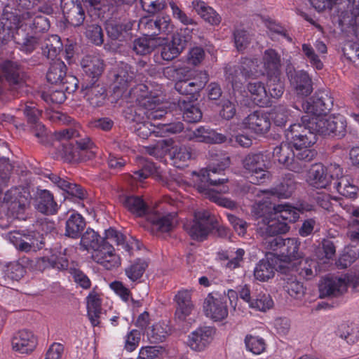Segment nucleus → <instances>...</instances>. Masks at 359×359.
I'll return each mask as SVG.
<instances>
[{
	"label": "nucleus",
	"mask_w": 359,
	"mask_h": 359,
	"mask_svg": "<svg viewBox=\"0 0 359 359\" xmlns=\"http://www.w3.org/2000/svg\"><path fill=\"white\" fill-rule=\"evenodd\" d=\"M80 238L81 248L83 250H92V259L107 270L118 268L121 264V257L116 253L110 241L121 246L129 255L133 254L134 247H137V241H126L123 233L111 227L105 230L104 237L88 227Z\"/></svg>",
	"instance_id": "nucleus-1"
},
{
	"label": "nucleus",
	"mask_w": 359,
	"mask_h": 359,
	"mask_svg": "<svg viewBox=\"0 0 359 359\" xmlns=\"http://www.w3.org/2000/svg\"><path fill=\"white\" fill-rule=\"evenodd\" d=\"M257 63V59L244 57L241 59L240 65L226 69V79L231 83L233 90H241L247 79L259 74L267 76L280 75L281 56L276 50L268 48L264 50L262 60L263 70L258 71Z\"/></svg>",
	"instance_id": "nucleus-2"
},
{
	"label": "nucleus",
	"mask_w": 359,
	"mask_h": 359,
	"mask_svg": "<svg viewBox=\"0 0 359 359\" xmlns=\"http://www.w3.org/2000/svg\"><path fill=\"white\" fill-rule=\"evenodd\" d=\"M208 156L210 163L208 168L200 171L198 176L201 177V182L196 186L199 193L215 201L216 193L210 186L223 184L228 181L227 178L216 177L215 175H223V172L229 166L231 161L229 154L221 149H212L209 151Z\"/></svg>",
	"instance_id": "nucleus-3"
},
{
	"label": "nucleus",
	"mask_w": 359,
	"mask_h": 359,
	"mask_svg": "<svg viewBox=\"0 0 359 359\" xmlns=\"http://www.w3.org/2000/svg\"><path fill=\"white\" fill-rule=\"evenodd\" d=\"M123 113L126 121L132 125L137 135L142 139H147L151 135L165 137L180 133L184 129V124L180 121L153 124L144 116L142 111H137L132 106L126 107Z\"/></svg>",
	"instance_id": "nucleus-4"
},
{
	"label": "nucleus",
	"mask_w": 359,
	"mask_h": 359,
	"mask_svg": "<svg viewBox=\"0 0 359 359\" xmlns=\"http://www.w3.org/2000/svg\"><path fill=\"white\" fill-rule=\"evenodd\" d=\"M128 96L132 102H135V105L131 106L137 111H142L144 116L149 121L172 116V113L165 109L158 96L148 95V88L143 83L133 87L128 92Z\"/></svg>",
	"instance_id": "nucleus-5"
},
{
	"label": "nucleus",
	"mask_w": 359,
	"mask_h": 359,
	"mask_svg": "<svg viewBox=\"0 0 359 359\" xmlns=\"http://www.w3.org/2000/svg\"><path fill=\"white\" fill-rule=\"evenodd\" d=\"M302 123L290 124L285 131V136L290 140L295 149L310 148L317 141L318 133L311 128V118L309 114L301 118Z\"/></svg>",
	"instance_id": "nucleus-6"
},
{
	"label": "nucleus",
	"mask_w": 359,
	"mask_h": 359,
	"mask_svg": "<svg viewBox=\"0 0 359 359\" xmlns=\"http://www.w3.org/2000/svg\"><path fill=\"white\" fill-rule=\"evenodd\" d=\"M95 145L89 137H85L78 140L62 145V157L69 163H79L94 158Z\"/></svg>",
	"instance_id": "nucleus-7"
},
{
	"label": "nucleus",
	"mask_w": 359,
	"mask_h": 359,
	"mask_svg": "<svg viewBox=\"0 0 359 359\" xmlns=\"http://www.w3.org/2000/svg\"><path fill=\"white\" fill-rule=\"evenodd\" d=\"M311 128L318 134L341 139L346 134V118L340 114L333 115L327 118L311 117Z\"/></svg>",
	"instance_id": "nucleus-8"
},
{
	"label": "nucleus",
	"mask_w": 359,
	"mask_h": 359,
	"mask_svg": "<svg viewBox=\"0 0 359 359\" xmlns=\"http://www.w3.org/2000/svg\"><path fill=\"white\" fill-rule=\"evenodd\" d=\"M208 81V74L199 72L195 74L190 70L183 78L175 83V89L182 95H189L193 100H197L199 93Z\"/></svg>",
	"instance_id": "nucleus-9"
},
{
	"label": "nucleus",
	"mask_w": 359,
	"mask_h": 359,
	"mask_svg": "<svg viewBox=\"0 0 359 359\" xmlns=\"http://www.w3.org/2000/svg\"><path fill=\"white\" fill-rule=\"evenodd\" d=\"M8 239L20 251L36 252L44 246L43 235L36 231H14L8 234Z\"/></svg>",
	"instance_id": "nucleus-10"
},
{
	"label": "nucleus",
	"mask_w": 359,
	"mask_h": 359,
	"mask_svg": "<svg viewBox=\"0 0 359 359\" xmlns=\"http://www.w3.org/2000/svg\"><path fill=\"white\" fill-rule=\"evenodd\" d=\"M184 229L191 239L198 242L204 241L213 229L209 212H195L194 219L185 224Z\"/></svg>",
	"instance_id": "nucleus-11"
},
{
	"label": "nucleus",
	"mask_w": 359,
	"mask_h": 359,
	"mask_svg": "<svg viewBox=\"0 0 359 359\" xmlns=\"http://www.w3.org/2000/svg\"><path fill=\"white\" fill-rule=\"evenodd\" d=\"M334 105V98L328 89H318L315 94L304 104L308 114L313 115V117L321 118L323 115L327 114Z\"/></svg>",
	"instance_id": "nucleus-12"
},
{
	"label": "nucleus",
	"mask_w": 359,
	"mask_h": 359,
	"mask_svg": "<svg viewBox=\"0 0 359 359\" xmlns=\"http://www.w3.org/2000/svg\"><path fill=\"white\" fill-rule=\"evenodd\" d=\"M266 206L259 203L253 207L252 213L257 218H262V222L266 224L264 228H261L262 235L269 237H273L279 234L287 233L290 230V226L285 222H282L276 215L271 214L266 217L264 210Z\"/></svg>",
	"instance_id": "nucleus-13"
},
{
	"label": "nucleus",
	"mask_w": 359,
	"mask_h": 359,
	"mask_svg": "<svg viewBox=\"0 0 359 359\" xmlns=\"http://www.w3.org/2000/svg\"><path fill=\"white\" fill-rule=\"evenodd\" d=\"M203 310L205 316L215 321L225 319L229 314L225 294L209 293L204 300Z\"/></svg>",
	"instance_id": "nucleus-14"
},
{
	"label": "nucleus",
	"mask_w": 359,
	"mask_h": 359,
	"mask_svg": "<svg viewBox=\"0 0 359 359\" xmlns=\"http://www.w3.org/2000/svg\"><path fill=\"white\" fill-rule=\"evenodd\" d=\"M22 262L29 264V269L43 271L46 269H53L59 271L67 270L69 266V260L65 255L51 254L31 259L25 256L22 257Z\"/></svg>",
	"instance_id": "nucleus-15"
},
{
	"label": "nucleus",
	"mask_w": 359,
	"mask_h": 359,
	"mask_svg": "<svg viewBox=\"0 0 359 359\" xmlns=\"http://www.w3.org/2000/svg\"><path fill=\"white\" fill-rule=\"evenodd\" d=\"M113 90L123 96L135 78L133 68L127 63L121 62L112 72Z\"/></svg>",
	"instance_id": "nucleus-16"
},
{
	"label": "nucleus",
	"mask_w": 359,
	"mask_h": 359,
	"mask_svg": "<svg viewBox=\"0 0 359 359\" xmlns=\"http://www.w3.org/2000/svg\"><path fill=\"white\" fill-rule=\"evenodd\" d=\"M30 194L27 190L21 187H12L4 195V201L10 203V207L18 215L23 213L29 205Z\"/></svg>",
	"instance_id": "nucleus-17"
},
{
	"label": "nucleus",
	"mask_w": 359,
	"mask_h": 359,
	"mask_svg": "<svg viewBox=\"0 0 359 359\" xmlns=\"http://www.w3.org/2000/svg\"><path fill=\"white\" fill-rule=\"evenodd\" d=\"M215 334V328L204 326L197 328L189 335L187 344L195 351H203L209 346Z\"/></svg>",
	"instance_id": "nucleus-18"
},
{
	"label": "nucleus",
	"mask_w": 359,
	"mask_h": 359,
	"mask_svg": "<svg viewBox=\"0 0 359 359\" xmlns=\"http://www.w3.org/2000/svg\"><path fill=\"white\" fill-rule=\"evenodd\" d=\"M287 76L292 90L298 96L307 97L313 92L312 79L306 71H290Z\"/></svg>",
	"instance_id": "nucleus-19"
},
{
	"label": "nucleus",
	"mask_w": 359,
	"mask_h": 359,
	"mask_svg": "<svg viewBox=\"0 0 359 359\" xmlns=\"http://www.w3.org/2000/svg\"><path fill=\"white\" fill-rule=\"evenodd\" d=\"M0 69L10 86L20 87L25 83L26 72L18 62L5 60L0 65Z\"/></svg>",
	"instance_id": "nucleus-20"
},
{
	"label": "nucleus",
	"mask_w": 359,
	"mask_h": 359,
	"mask_svg": "<svg viewBox=\"0 0 359 359\" xmlns=\"http://www.w3.org/2000/svg\"><path fill=\"white\" fill-rule=\"evenodd\" d=\"M188 37L182 34V31L175 33L170 41L161 46V55L163 60L171 61L176 58L184 50Z\"/></svg>",
	"instance_id": "nucleus-21"
},
{
	"label": "nucleus",
	"mask_w": 359,
	"mask_h": 359,
	"mask_svg": "<svg viewBox=\"0 0 359 359\" xmlns=\"http://www.w3.org/2000/svg\"><path fill=\"white\" fill-rule=\"evenodd\" d=\"M243 125L257 135H264L270 130L271 118L262 111H255L243 119Z\"/></svg>",
	"instance_id": "nucleus-22"
},
{
	"label": "nucleus",
	"mask_w": 359,
	"mask_h": 359,
	"mask_svg": "<svg viewBox=\"0 0 359 359\" xmlns=\"http://www.w3.org/2000/svg\"><path fill=\"white\" fill-rule=\"evenodd\" d=\"M61 8L64 18L69 25L79 27L83 23L86 14L81 4L74 3V0H61Z\"/></svg>",
	"instance_id": "nucleus-23"
},
{
	"label": "nucleus",
	"mask_w": 359,
	"mask_h": 359,
	"mask_svg": "<svg viewBox=\"0 0 359 359\" xmlns=\"http://www.w3.org/2000/svg\"><path fill=\"white\" fill-rule=\"evenodd\" d=\"M81 67L86 77L90 79L88 83H97L104 69V62L97 55H87L81 62Z\"/></svg>",
	"instance_id": "nucleus-24"
},
{
	"label": "nucleus",
	"mask_w": 359,
	"mask_h": 359,
	"mask_svg": "<svg viewBox=\"0 0 359 359\" xmlns=\"http://www.w3.org/2000/svg\"><path fill=\"white\" fill-rule=\"evenodd\" d=\"M37 339L34 334L27 330L18 331L12 339L13 349L22 354L32 353L36 348Z\"/></svg>",
	"instance_id": "nucleus-25"
},
{
	"label": "nucleus",
	"mask_w": 359,
	"mask_h": 359,
	"mask_svg": "<svg viewBox=\"0 0 359 359\" xmlns=\"http://www.w3.org/2000/svg\"><path fill=\"white\" fill-rule=\"evenodd\" d=\"M347 290L344 279L337 277H325L319 285L320 297H337Z\"/></svg>",
	"instance_id": "nucleus-26"
},
{
	"label": "nucleus",
	"mask_w": 359,
	"mask_h": 359,
	"mask_svg": "<svg viewBox=\"0 0 359 359\" xmlns=\"http://www.w3.org/2000/svg\"><path fill=\"white\" fill-rule=\"evenodd\" d=\"M277 263V257L274 254L266 255V259H261L254 269L255 279L265 282L272 278L276 271Z\"/></svg>",
	"instance_id": "nucleus-27"
},
{
	"label": "nucleus",
	"mask_w": 359,
	"mask_h": 359,
	"mask_svg": "<svg viewBox=\"0 0 359 359\" xmlns=\"http://www.w3.org/2000/svg\"><path fill=\"white\" fill-rule=\"evenodd\" d=\"M273 157L290 170L298 172L302 168V165H295L294 151L288 143H281L274 147Z\"/></svg>",
	"instance_id": "nucleus-28"
},
{
	"label": "nucleus",
	"mask_w": 359,
	"mask_h": 359,
	"mask_svg": "<svg viewBox=\"0 0 359 359\" xmlns=\"http://www.w3.org/2000/svg\"><path fill=\"white\" fill-rule=\"evenodd\" d=\"M174 299L177 304L175 317L180 320L184 321L191 313L194 308L191 299V290L187 289L179 290Z\"/></svg>",
	"instance_id": "nucleus-29"
},
{
	"label": "nucleus",
	"mask_w": 359,
	"mask_h": 359,
	"mask_svg": "<svg viewBox=\"0 0 359 359\" xmlns=\"http://www.w3.org/2000/svg\"><path fill=\"white\" fill-rule=\"evenodd\" d=\"M119 200L124 208L136 217H141L148 213L149 206L140 196L123 194Z\"/></svg>",
	"instance_id": "nucleus-30"
},
{
	"label": "nucleus",
	"mask_w": 359,
	"mask_h": 359,
	"mask_svg": "<svg viewBox=\"0 0 359 359\" xmlns=\"http://www.w3.org/2000/svg\"><path fill=\"white\" fill-rule=\"evenodd\" d=\"M82 91L92 107H97L104 104L107 97V91L104 86L97 83H85L82 85Z\"/></svg>",
	"instance_id": "nucleus-31"
},
{
	"label": "nucleus",
	"mask_w": 359,
	"mask_h": 359,
	"mask_svg": "<svg viewBox=\"0 0 359 359\" xmlns=\"http://www.w3.org/2000/svg\"><path fill=\"white\" fill-rule=\"evenodd\" d=\"M135 22L117 21L114 20H107L105 25V29L109 38L113 40L122 41L129 35Z\"/></svg>",
	"instance_id": "nucleus-32"
},
{
	"label": "nucleus",
	"mask_w": 359,
	"mask_h": 359,
	"mask_svg": "<svg viewBox=\"0 0 359 359\" xmlns=\"http://www.w3.org/2000/svg\"><path fill=\"white\" fill-rule=\"evenodd\" d=\"M308 182L316 189H325L330 184L326 167L322 163L312 165L308 172Z\"/></svg>",
	"instance_id": "nucleus-33"
},
{
	"label": "nucleus",
	"mask_w": 359,
	"mask_h": 359,
	"mask_svg": "<svg viewBox=\"0 0 359 359\" xmlns=\"http://www.w3.org/2000/svg\"><path fill=\"white\" fill-rule=\"evenodd\" d=\"M192 136L197 142L206 144H222L226 141L225 135L204 126L196 128L193 131Z\"/></svg>",
	"instance_id": "nucleus-34"
},
{
	"label": "nucleus",
	"mask_w": 359,
	"mask_h": 359,
	"mask_svg": "<svg viewBox=\"0 0 359 359\" xmlns=\"http://www.w3.org/2000/svg\"><path fill=\"white\" fill-rule=\"evenodd\" d=\"M86 226L85 218L77 212H73L66 221L65 235L69 238L77 239L81 237Z\"/></svg>",
	"instance_id": "nucleus-35"
},
{
	"label": "nucleus",
	"mask_w": 359,
	"mask_h": 359,
	"mask_svg": "<svg viewBox=\"0 0 359 359\" xmlns=\"http://www.w3.org/2000/svg\"><path fill=\"white\" fill-rule=\"evenodd\" d=\"M299 244L297 238L285 239L281 250L278 253H273L277 257V261L289 263L297 260L301 257L299 252Z\"/></svg>",
	"instance_id": "nucleus-36"
},
{
	"label": "nucleus",
	"mask_w": 359,
	"mask_h": 359,
	"mask_svg": "<svg viewBox=\"0 0 359 359\" xmlns=\"http://www.w3.org/2000/svg\"><path fill=\"white\" fill-rule=\"evenodd\" d=\"M12 37L18 48L26 55L31 54L36 48L38 40L25 30L18 28L13 32Z\"/></svg>",
	"instance_id": "nucleus-37"
},
{
	"label": "nucleus",
	"mask_w": 359,
	"mask_h": 359,
	"mask_svg": "<svg viewBox=\"0 0 359 359\" xmlns=\"http://www.w3.org/2000/svg\"><path fill=\"white\" fill-rule=\"evenodd\" d=\"M193 8L196 12L206 22L211 25H218L222 21L220 15L211 6H208L205 1L201 0H194L192 2Z\"/></svg>",
	"instance_id": "nucleus-38"
},
{
	"label": "nucleus",
	"mask_w": 359,
	"mask_h": 359,
	"mask_svg": "<svg viewBox=\"0 0 359 359\" xmlns=\"http://www.w3.org/2000/svg\"><path fill=\"white\" fill-rule=\"evenodd\" d=\"M295 189L296 182L294 179L287 177L277 186L271 189H264L262 191V192L278 198H287L292 196Z\"/></svg>",
	"instance_id": "nucleus-39"
},
{
	"label": "nucleus",
	"mask_w": 359,
	"mask_h": 359,
	"mask_svg": "<svg viewBox=\"0 0 359 359\" xmlns=\"http://www.w3.org/2000/svg\"><path fill=\"white\" fill-rule=\"evenodd\" d=\"M178 107L182 113V117L184 121L190 123L199 122L203 113L198 106L194 104L192 100L187 101L184 99H179Z\"/></svg>",
	"instance_id": "nucleus-40"
},
{
	"label": "nucleus",
	"mask_w": 359,
	"mask_h": 359,
	"mask_svg": "<svg viewBox=\"0 0 359 359\" xmlns=\"http://www.w3.org/2000/svg\"><path fill=\"white\" fill-rule=\"evenodd\" d=\"M36 209L46 215H53L57 210V204L55 201L50 191L44 189L38 193L36 198Z\"/></svg>",
	"instance_id": "nucleus-41"
},
{
	"label": "nucleus",
	"mask_w": 359,
	"mask_h": 359,
	"mask_svg": "<svg viewBox=\"0 0 359 359\" xmlns=\"http://www.w3.org/2000/svg\"><path fill=\"white\" fill-rule=\"evenodd\" d=\"M248 90L251 94L252 100L257 105L264 107L270 103L266 88L262 82H250L248 85Z\"/></svg>",
	"instance_id": "nucleus-42"
},
{
	"label": "nucleus",
	"mask_w": 359,
	"mask_h": 359,
	"mask_svg": "<svg viewBox=\"0 0 359 359\" xmlns=\"http://www.w3.org/2000/svg\"><path fill=\"white\" fill-rule=\"evenodd\" d=\"M174 215L172 213L161 215L158 213L151 215L149 218L153 231L160 233H167L173 227Z\"/></svg>",
	"instance_id": "nucleus-43"
},
{
	"label": "nucleus",
	"mask_w": 359,
	"mask_h": 359,
	"mask_svg": "<svg viewBox=\"0 0 359 359\" xmlns=\"http://www.w3.org/2000/svg\"><path fill=\"white\" fill-rule=\"evenodd\" d=\"M274 213L282 222L287 225L290 223H294L299 217L298 210L289 204H279L274 206Z\"/></svg>",
	"instance_id": "nucleus-44"
},
{
	"label": "nucleus",
	"mask_w": 359,
	"mask_h": 359,
	"mask_svg": "<svg viewBox=\"0 0 359 359\" xmlns=\"http://www.w3.org/2000/svg\"><path fill=\"white\" fill-rule=\"evenodd\" d=\"M67 74V66L60 59H56L50 63L46 74L48 82L53 84L60 83Z\"/></svg>",
	"instance_id": "nucleus-45"
},
{
	"label": "nucleus",
	"mask_w": 359,
	"mask_h": 359,
	"mask_svg": "<svg viewBox=\"0 0 359 359\" xmlns=\"http://www.w3.org/2000/svg\"><path fill=\"white\" fill-rule=\"evenodd\" d=\"M24 19L32 20L29 27L34 32H43L50 28V24L48 18L34 11H28L22 14Z\"/></svg>",
	"instance_id": "nucleus-46"
},
{
	"label": "nucleus",
	"mask_w": 359,
	"mask_h": 359,
	"mask_svg": "<svg viewBox=\"0 0 359 359\" xmlns=\"http://www.w3.org/2000/svg\"><path fill=\"white\" fill-rule=\"evenodd\" d=\"M147 267L148 262L146 259L137 258L126 268L125 274L131 281L135 282L143 276Z\"/></svg>",
	"instance_id": "nucleus-47"
},
{
	"label": "nucleus",
	"mask_w": 359,
	"mask_h": 359,
	"mask_svg": "<svg viewBox=\"0 0 359 359\" xmlns=\"http://www.w3.org/2000/svg\"><path fill=\"white\" fill-rule=\"evenodd\" d=\"M87 311L88 318L93 327L100 325V317L101 314V302L95 295L90 294L87 297Z\"/></svg>",
	"instance_id": "nucleus-48"
},
{
	"label": "nucleus",
	"mask_w": 359,
	"mask_h": 359,
	"mask_svg": "<svg viewBox=\"0 0 359 359\" xmlns=\"http://www.w3.org/2000/svg\"><path fill=\"white\" fill-rule=\"evenodd\" d=\"M337 335L344 339L348 344H353L359 339V329L353 323H343L339 325Z\"/></svg>",
	"instance_id": "nucleus-49"
},
{
	"label": "nucleus",
	"mask_w": 359,
	"mask_h": 359,
	"mask_svg": "<svg viewBox=\"0 0 359 359\" xmlns=\"http://www.w3.org/2000/svg\"><path fill=\"white\" fill-rule=\"evenodd\" d=\"M191 158V152L190 148L184 146L173 148L171 158L174 166L176 168H184L187 166Z\"/></svg>",
	"instance_id": "nucleus-50"
},
{
	"label": "nucleus",
	"mask_w": 359,
	"mask_h": 359,
	"mask_svg": "<svg viewBox=\"0 0 359 359\" xmlns=\"http://www.w3.org/2000/svg\"><path fill=\"white\" fill-rule=\"evenodd\" d=\"M139 166L140 168L133 172V177L135 180L142 181L157 172L156 164L148 159L140 158L139 159Z\"/></svg>",
	"instance_id": "nucleus-51"
},
{
	"label": "nucleus",
	"mask_w": 359,
	"mask_h": 359,
	"mask_svg": "<svg viewBox=\"0 0 359 359\" xmlns=\"http://www.w3.org/2000/svg\"><path fill=\"white\" fill-rule=\"evenodd\" d=\"M245 252L243 248H238L235 252H226L223 254L222 259L226 260V269L233 271L242 266Z\"/></svg>",
	"instance_id": "nucleus-52"
},
{
	"label": "nucleus",
	"mask_w": 359,
	"mask_h": 359,
	"mask_svg": "<svg viewBox=\"0 0 359 359\" xmlns=\"http://www.w3.org/2000/svg\"><path fill=\"white\" fill-rule=\"evenodd\" d=\"M244 342L247 351L255 355L262 353L266 348L265 340L259 336L247 334L245 337Z\"/></svg>",
	"instance_id": "nucleus-53"
},
{
	"label": "nucleus",
	"mask_w": 359,
	"mask_h": 359,
	"mask_svg": "<svg viewBox=\"0 0 359 359\" xmlns=\"http://www.w3.org/2000/svg\"><path fill=\"white\" fill-rule=\"evenodd\" d=\"M267 93L269 97L279 98L284 92V85L280 79V75L267 76Z\"/></svg>",
	"instance_id": "nucleus-54"
},
{
	"label": "nucleus",
	"mask_w": 359,
	"mask_h": 359,
	"mask_svg": "<svg viewBox=\"0 0 359 359\" xmlns=\"http://www.w3.org/2000/svg\"><path fill=\"white\" fill-rule=\"evenodd\" d=\"M250 307L260 311H266L273 306V301L269 294L259 293L255 297H252Z\"/></svg>",
	"instance_id": "nucleus-55"
},
{
	"label": "nucleus",
	"mask_w": 359,
	"mask_h": 359,
	"mask_svg": "<svg viewBox=\"0 0 359 359\" xmlns=\"http://www.w3.org/2000/svg\"><path fill=\"white\" fill-rule=\"evenodd\" d=\"M154 25H156L154 18L143 17L138 22V29L143 36L154 40L158 36Z\"/></svg>",
	"instance_id": "nucleus-56"
},
{
	"label": "nucleus",
	"mask_w": 359,
	"mask_h": 359,
	"mask_svg": "<svg viewBox=\"0 0 359 359\" xmlns=\"http://www.w3.org/2000/svg\"><path fill=\"white\" fill-rule=\"evenodd\" d=\"M264 156L261 154H249L243 160L244 168L250 172L259 168H265Z\"/></svg>",
	"instance_id": "nucleus-57"
},
{
	"label": "nucleus",
	"mask_w": 359,
	"mask_h": 359,
	"mask_svg": "<svg viewBox=\"0 0 359 359\" xmlns=\"http://www.w3.org/2000/svg\"><path fill=\"white\" fill-rule=\"evenodd\" d=\"M147 336L151 343L163 342L168 336L167 327L160 323H156L147 331Z\"/></svg>",
	"instance_id": "nucleus-58"
},
{
	"label": "nucleus",
	"mask_w": 359,
	"mask_h": 359,
	"mask_svg": "<svg viewBox=\"0 0 359 359\" xmlns=\"http://www.w3.org/2000/svg\"><path fill=\"white\" fill-rule=\"evenodd\" d=\"M290 116L289 109L285 106L278 105L273 109L271 118L276 126L285 127L286 123L290 121Z\"/></svg>",
	"instance_id": "nucleus-59"
},
{
	"label": "nucleus",
	"mask_w": 359,
	"mask_h": 359,
	"mask_svg": "<svg viewBox=\"0 0 359 359\" xmlns=\"http://www.w3.org/2000/svg\"><path fill=\"white\" fill-rule=\"evenodd\" d=\"M302 50L307 60L313 68L317 70H320L323 68V62L319 58V56L316 53L314 48L311 44H302Z\"/></svg>",
	"instance_id": "nucleus-60"
},
{
	"label": "nucleus",
	"mask_w": 359,
	"mask_h": 359,
	"mask_svg": "<svg viewBox=\"0 0 359 359\" xmlns=\"http://www.w3.org/2000/svg\"><path fill=\"white\" fill-rule=\"evenodd\" d=\"M171 9L172 16L174 19L178 20L184 25H195L196 22L193 18L187 15V13L177 5L174 1L169 2Z\"/></svg>",
	"instance_id": "nucleus-61"
},
{
	"label": "nucleus",
	"mask_w": 359,
	"mask_h": 359,
	"mask_svg": "<svg viewBox=\"0 0 359 359\" xmlns=\"http://www.w3.org/2000/svg\"><path fill=\"white\" fill-rule=\"evenodd\" d=\"M25 268L29 269V264L22 262L21 257L18 262L8 266L7 276L12 280H18L24 276Z\"/></svg>",
	"instance_id": "nucleus-62"
},
{
	"label": "nucleus",
	"mask_w": 359,
	"mask_h": 359,
	"mask_svg": "<svg viewBox=\"0 0 359 359\" xmlns=\"http://www.w3.org/2000/svg\"><path fill=\"white\" fill-rule=\"evenodd\" d=\"M317 263L313 259H304L299 262L297 271L300 276L305 279H311L313 276V269H316Z\"/></svg>",
	"instance_id": "nucleus-63"
},
{
	"label": "nucleus",
	"mask_w": 359,
	"mask_h": 359,
	"mask_svg": "<svg viewBox=\"0 0 359 359\" xmlns=\"http://www.w3.org/2000/svg\"><path fill=\"white\" fill-rule=\"evenodd\" d=\"M234 45L238 52L244 51L250 43L249 33L243 29H236L233 32Z\"/></svg>",
	"instance_id": "nucleus-64"
}]
</instances>
